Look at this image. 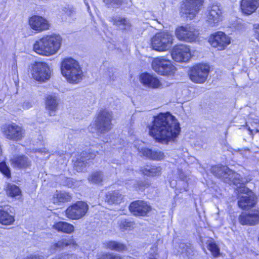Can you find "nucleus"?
<instances>
[{
	"label": "nucleus",
	"instance_id": "nucleus-1",
	"mask_svg": "<svg viewBox=\"0 0 259 259\" xmlns=\"http://www.w3.org/2000/svg\"><path fill=\"white\" fill-rule=\"evenodd\" d=\"M149 134L159 142L167 144L174 142L181 131L180 123L168 112L161 113L153 117L149 126Z\"/></svg>",
	"mask_w": 259,
	"mask_h": 259
},
{
	"label": "nucleus",
	"instance_id": "nucleus-2",
	"mask_svg": "<svg viewBox=\"0 0 259 259\" xmlns=\"http://www.w3.org/2000/svg\"><path fill=\"white\" fill-rule=\"evenodd\" d=\"M62 41V37L59 35L53 34L45 35L35 42L33 50L41 55H53L60 49Z\"/></svg>",
	"mask_w": 259,
	"mask_h": 259
},
{
	"label": "nucleus",
	"instance_id": "nucleus-3",
	"mask_svg": "<svg viewBox=\"0 0 259 259\" xmlns=\"http://www.w3.org/2000/svg\"><path fill=\"white\" fill-rule=\"evenodd\" d=\"M61 72L70 83H77L82 78L83 72L78 62L72 58H64L61 63Z\"/></svg>",
	"mask_w": 259,
	"mask_h": 259
},
{
	"label": "nucleus",
	"instance_id": "nucleus-4",
	"mask_svg": "<svg viewBox=\"0 0 259 259\" xmlns=\"http://www.w3.org/2000/svg\"><path fill=\"white\" fill-rule=\"evenodd\" d=\"M210 170L214 176L230 185L233 184L237 186L238 184H244L250 181L246 178H241L239 174L226 166H212Z\"/></svg>",
	"mask_w": 259,
	"mask_h": 259
},
{
	"label": "nucleus",
	"instance_id": "nucleus-5",
	"mask_svg": "<svg viewBox=\"0 0 259 259\" xmlns=\"http://www.w3.org/2000/svg\"><path fill=\"white\" fill-rule=\"evenodd\" d=\"M173 36L167 32L157 33L151 39V44L153 50L163 52L171 48Z\"/></svg>",
	"mask_w": 259,
	"mask_h": 259
},
{
	"label": "nucleus",
	"instance_id": "nucleus-6",
	"mask_svg": "<svg viewBox=\"0 0 259 259\" xmlns=\"http://www.w3.org/2000/svg\"><path fill=\"white\" fill-rule=\"evenodd\" d=\"M29 71L32 77L38 81H46L51 77V70L46 63L36 62L32 63L29 66Z\"/></svg>",
	"mask_w": 259,
	"mask_h": 259
},
{
	"label": "nucleus",
	"instance_id": "nucleus-7",
	"mask_svg": "<svg viewBox=\"0 0 259 259\" xmlns=\"http://www.w3.org/2000/svg\"><path fill=\"white\" fill-rule=\"evenodd\" d=\"M244 184H239L237 186V191L242 195H239L238 197V204L239 207L243 209H246L252 207L255 203V197L252 192L244 186Z\"/></svg>",
	"mask_w": 259,
	"mask_h": 259
},
{
	"label": "nucleus",
	"instance_id": "nucleus-8",
	"mask_svg": "<svg viewBox=\"0 0 259 259\" xmlns=\"http://www.w3.org/2000/svg\"><path fill=\"white\" fill-rule=\"evenodd\" d=\"M153 69L160 75H171L175 71V67L171 61L164 57L155 58L152 62Z\"/></svg>",
	"mask_w": 259,
	"mask_h": 259
},
{
	"label": "nucleus",
	"instance_id": "nucleus-9",
	"mask_svg": "<svg viewBox=\"0 0 259 259\" xmlns=\"http://www.w3.org/2000/svg\"><path fill=\"white\" fill-rule=\"evenodd\" d=\"M209 69V65L206 63L196 64L190 69L189 73L190 79L195 83H203L207 79Z\"/></svg>",
	"mask_w": 259,
	"mask_h": 259
},
{
	"label": "nucleus",
	"instance_id": "nucleus-10",
	"mask_svg": "<svg viewBox=\"0 0 259 259\" xmlns=\"http://www.w3.org/2000/svg\"><path fill=\"white\" fill-rule=\"evenodd\" d=\"M112 116L111 112L104 110L99 112L96 120V128L98 133L104 134L112 128Z\"/></svg>",
	"mask_w": 259,
	"mask_h": 259
},
{
	"label": "nucleus",
	"instance_id": "nucleus-11",
	"mask_svg": "<svg viewBox=\"0 0 259 259\" xmlns=\"http://www.w3.org/2000/svg\"><path fill=\"white\" fill-rule=\"evenodd\" d=\"M203 3V0H185L181 7V12L191 20L198 13Z\"/></svg>",
	"mask_w": 259,
	"mask_h": 259
},
{
	"label": "nucleus",
	"instance_id": "nucleus-12",
	"mask_svg": "<svg viewBox=\"0 0 259 259\" xmlns=\"http://www.w3.org/2000/svg\"><path fill=\"white\" fill-rule=\"evenodd\" d=\"M175 34L179 40L188 42L195 41L198 35V31L195 28L188 25L177 28Z\"/></svg>",
	"mask_w": 259,
	"mask_h": 259
},
{
	"label": "nucleus",
	"instance_id": "nucleus-13",
	"mask_svg": "<svg viewBox=\"0 0 259 259\" xmlns=\"http://www.w3.org/2000/svg\"><path fill=\"white\" fill-rule=\"evenodd\" d=\"M222 11L220 6L212 5L207 7L206 12V22L209 27L217 26L222 21Z\"/></svg>",
	"mask_w": 259,
	"mask_h": 259
},
{
	"label": "nucleus",
	"instance_id": "nucleus-14",
	"mask_svg": "<svg viewBox=\"0 0 259 259\" xmlns=\"http://www.w3.org/2000/svg\"><path fill=\"white\" fill-rule=\"evenodd\" d=\"M88 209L89 206L87 203L79 201L66 210V215L70 219L78 220L85 215Z\"/></svg>",
	"mask_w": 259,
	"mask_h": 259
},
{
	"label": "nucleus",
	"instance_id": "nucleus-15",
	"mask_svg": "<svg viewBox=\"0 0 259 259\" xmlns=\"http://www.w3.org/2000/svg\"><path fill=\"white\" fill-rule=\"evenodd\" d=\"M172 59L178 62H186L191 57L190 49L189 46L179 45L175 46L171 53Z\"/></svg>",
	"mask_w": 259,
	"mask_h": 259
},
{
	"label": "nucleus",
	"instance_id": "nucleus-16",
	"mask_svg": "<svg viewBox=\"0 0 259 259\" xmlns=\"http://www.w3.org/2000/svg\"><path fill=\"white\" fill-rule=\"evenodd\" d=\"M209 42L213 47L223 50L230 43V39L224 32L219 31L209 38Z\"/></svg>",
	"mask_w": 259,
	"mask_h": 259
},
{
	"label": "nucleus",
	"instance_id": "nucleus-17",
	"mask_svg": "<svg viewBox=\"0 0 259 259\" xmlns=\"http://www.w3.org/2000/svg\"><path fill=\"white\" fill-rule=\"evenodd\" d=\"M129 209L135 215L145 216L151 210V208L146 202L137 200L131 203Z\"/></svg>",
	"mask_w": 259,
	"mask_h": 259
},
{
	"label": "nucleus",
	"instance_id": "nucleus-18",
	"mask_svg": "<svg viewBox=\"0 0 259 259\" xmlns=\"http://www.w3.org/2000/svg\"><path fill=\"white\" fill-rule=\"evenodd\" d=\"M239 221L243 225L253 226L259 223V209H253L248 213H242Z\"/></svg>",
	"mask_w": 259,
	"mask_h": 259
},
{
	"label": "nucleus",
	"instance_id": "nucleus-19",
	"mask_svg": "<svg viewBox=\"0 0 259 259\" xmlns=\"http://www.w3.org/2000/svg\"><path fill=\"white\" fill-rule=\"evenodd\" d=\"M29 24L33 30L38 32L48 30L50 27L48 21L44 17L34 15L30 17Z\"/></svg>",
	"mask_w": 259,
	"mask_h": 259
},
{
	"label": "nucleus",
	"instance_id": "nucleus-20",
	"mask_svg": "<svg viewBox=\"0 0 259 259\" xmlns=\"http://www.w3.org/2000/svg\"><path fill=\"white\" fill-rule=\"evenodd\" d=\"M96 153L94 151L89 150L88 151H83L81 153V159L77 160L74 162V167L75 169L78 171L80 172L85 168L87 166V160L91 159H94L96 156Z\"/></svg>",
	"mask_w": 259,
	"mask_h": 259
},
{
	"label": "nucleus",
	"instance_id": "nucleus-21",
	"mask_svg": "<svg viewBox=\"0 0 259 259\" xmlns=\"http://www.w3.org/2000/svg\"><path fill=\"white\" fill-rule=\"evenodd\" d=\"M59 100L55 95H48L46 100V109L50 116H55L58 109Z\"/></svg>",
	"mask_w": 259,
	"mask_h": 259
},
{
	"label": "nucleus",
	"instance_id": "nucleus-22",
	"mask_svg": "<svg viewBox=\"0 0 259 259\" xmlns=\"http://www.w3.org/2000/svg\"><path fill=\"white\" fill-rule=\"evenodd\" d=\"M138 150L141 156L153 160H161L165 157L164 153L159 150H152L146 148H138Z\"/></svg>",
	"mask_w": 259,
	"mask_h": 259
},
{
	"label": "nucleus",
	"instance_id": "nucleus-23",
	"mask_svg": "<svg viewBox=\"0 0 259 259\" xmlns=\"http://www.w3.org/2000/svg\"><path fill=\"white\" fill-rule=\"evenodd\" d=\"M141 82L149 87L158 88L161 84L158 78L154 75L148 73H143L140 75Z\"/></svg>",
	"mask_w": 259,
	"mask_h": 259
},
{
	"label": "nucleus",
	"instance_id": "nucleus-24",
	"mask_svg": "<svg viewBox=\"0 0 259 259\" xmlns=\"http://www.w3.org/2000/svg\"><path fill=\"white\" fill-rule=\"evenodd\" d=\"M259 7V0H242L241 9L242 12L250 15L255 11Z\"/></svg>",
	"mask_w": 259,
	"mask_h": 259
},
{
	"label": "nucleus",
	"instance_id": "nucleus-25",
	"mask_svg": "<svg viewBox=\"0 0 259 259\" xmlns=\"http://www.w3.org/2000/svg\"><path fill=\"white\" fill-rule=\"evenodd\" d=\"M123 199V196L118 190L109 191L105 196V201L111 204H120Z\"/></svg>",
	"mask_w": 259,
	"mask_h": 259
},
{
	"label": "nucleus",
	"instance_id": "nucleus-26",
	"mask_svg": "<svg viewBox=\"0 0 259 259\" xmlns=\"http://www.w3.org/2000/svg\"><path fill=\"white\" fill-rule=\"evenodd\" d=\"M140 171L144 175L148 177H156L161 174V167L159 166L147 165L141 167Z\"/></svg>",
	"mask_w": 259,
	"mask_h": 259
},
{
	"label": "nucleus",
	"instance_id": "nucleus-27",
	"mask_svg": "<svg viewBox=\"0 0 259 259\" xmlns=\"http://www.w3.org/2000/svg\"><path fill=\"white\" fill-rule=\"evenodd\" d=\"M53 228L59 232L70 234L74 231V226L65 222H59L53 225Z\"/></svg>",
	"mask_w": 259,
	"mask_h": 259
},
{
	"label": "nucleus",
	"instance_id": "nucleus-28",
	"mask_svg": "<svg viewBox=\"0 0 259 259\" xmlns=\"http://www.w3.org/2000/svg\"><path fill=\"white\" fill-rule=\"evenodd\" d=\"M110 21L114 25L120 27L122 29H128L131 27L130 21L124 18L115 16L111 18Z\"/></svg>",
	"mask_w": 259,
	"mask_h": 259
},
{
	"label": "nucleus",
	"instance_id": "nucleus-29",
	"mask_svg": "<svg viewBox=\"0 0 259 259\" xmlns=\"http://www.w3.org/2000/svg\"><path fill=\"white\" fill-rule=\"evenodd\" d=\"M71 196L66 192L56 191L53 195L52 201L54 203L70 201Z\"/></svg>",
	"mask_w": 259,
	"mask_h": 259
},
{
	"label": "nucleus",
	"instance_id": "nucleus-30",
	"mask_svg": "<svg viewBox=\"0 0 259 259\" xmlns=\"http://www.w3.org/2000/svg\"><path fill=\"white\" fill-rule=\"evenodd\" d=\"M104 176L103 172L101 171L93 172L88 177L90 183L95 184H100L103 181Z\"/></svg>",
	"mask_w": 259,
	"mask_h": 259
},
{
	"label": "nucleus",
	"instance_id": "nucleus-31",
	"mask_svg": "<svg viewBox=\"0 0 259 259\" xmlns=\"http://www.w3.org/2000/svg\"><path fill=\"white\" fill-rule=\"evenodd\" d=\"M104 245L107 248L117 251H122L127 249L124 244L113 241L107 242Z\"/></svg>",
	"mask_w": 259,
	"mask_h": 259
},
{
	"label": "nucleus",
	"instance_id": "nucleus-32",
	"mask_svg": "<svg viewBox=\"0 0 259 259\" xmlns=\"http://www.w3.org/2000/svg\"><path fill=\"white\" fill-rule=\"evenodd\" d=\"M3 132L7 138L15 140L16 138V126L12 124L6 125L3 128Z\"/></svg>",
	"mask_w": 259,
	"mask_h": 259
},
{
	"label": "nucleus",
	"instance_id": "nucleus-33",
	"mask_svg": "<svg viewBox=\"0 0 259 259\" xmlns=\"http://www.w3.org/2000/svg\"><path fill=\"white\" fill-rule=\"evenodd\" d=\"M14 221V218L7 211L0 209V223L5 225L11 224Z\"/></svg>",
	"mask_w": 259,
	"mask_h": 259
},
{
	"label": "nucleus",
	"instance_id": "nucleus-34",
	"mask_svg": "<svg viewBox=\"0 0 259 259\" xmlns=\"http://www.w3.org/2000/svg\"><path fill=\"white\" fill-rule=\"evenodd\" d=\"M119 228L122 231L132 230L135 228V223L134 222L123 220L120 222Z\"/></svg>",
	"mask_w": 259,
	"mask_h": 259
},
{
	"label": "nucleus",
	"instance_id": "nucleus-35",
	"mask_svg": "<svg viewBox=\"0 0 259 259\" xmlns=\"http://www.w3.org/2000/svg\"><path fill=\"white\" fill-rule=\"evenodd\" d=\"M207 248L214 256H218L220 254V249L216 243L212 239L207 242Z\"/></svg>",
	"mask_w": 259,
	"mask_h": 259
},
{
	"label": "nucleus",
	"instance_id": "nucleus-36",
	"mask_svg": "<svg viewBox=\"0 0 259 259\" xmlns=\"http://www.w3.org/2000/svg\"><path fill=\"white\" fill-rule=\"evenodd\" d=\"M72 240H68L66 239H62L58 241L57 243L54 244L52 246V248L54 250L58 249H62L65 246H68L72 243Z\"/></svg>",
	"mask_w": 259,
	"mask_h": 259
},
{
	"label": "nucleus",
	"instance_id": "nucleus-37",
	"mask_svg": "<svg viewBox=\"0 0 259 259\" xmlns=\"http://www.w3.org/2000/svg\"><path fill=\"white\" fill-rule=\"evenodd\" d=\"M178 251L181 253L190 254L193 252V248L190 243H181L179 246Z\"/></svg>",
	"mask_w": 259,
	"mask_h": 259
},
{
	"label": "nucleus",
	"instance_id": "nucleus-38",
	"mask_svg": "<svg viewBox=\"0 0 259 259\" xmlns=\"http://www.w3.org/2000/svg\"><path fill=\"white\" fill-rule=\"evenodd\" d=\"M30 164V162L26 157L20 156L17 157V167H26Z\"/></svg>",
	"mask_w": 259,
	"mask_h": 259
},
{
	"label": "nucleus",
	"instance_id": "nucleus-39",
	"mask_svg": "<svg viewBox=\"0 0 259 259\" xmlns=\"http://www.w3.org/2000/svg\"><path fill=\"white\" fill-rule=\"evenodd\" d=\"M6 193L8 196L15 197L16 196V186L13 184H8L6 188Z\"/></svg>",
	"mask_w": 259,
	"mask_h": 259
},
{
	"label": "nucleus",
	"instance_id": "nucleus-40",
	"mask_svg": "<svg viewBox=\"0 0 259 259\" xmlns=\"http://www.w3.org/2000/svg\"><path fill=\"white\" fill-rule=\"evenodd\" d=\"M0 172L7 178L11 177L10 170L4 162H0Z\"/></svg>",
	"mask_w": 259,
	"mask_h": 259
},
{
	"label": "nucleus",
	"instance_id": "nucleus-41",
	"mask_svg": "<svg viewBox=\"0 0 259 259\" xmlns=\"http://www.w3.org/2000/svg\"><path fill=\"white\" fill-rule=\"evenodd\" d=\"M103 258L105 259H131V257L126 256L121 257L119 255L114 253H108L103 254Z\"/></svg>",
	"mask_w": 259,
	"mask_h": 259
},
{
	"label": "nucleus",
	"instance_id": "nucleus-42",
	"mask_svg": "<svg viewBox=\"0 0 259 259\" xmlns=\"http://www.w3.org/2000/svg\"><path fill=\"white\" fill-rule=\"evenodd\" d=\"M103 2L108 7H110L118 5L120 4L121 0H103Z\"/></svg>",
	"mask_w": 259,
	"mask_h": 259
},
{
	"label": "nucleus",
	"instance_id": "nucleus-43",
	"mask_svg": "<svg viewBox=\"0 0 259 259\" xmlns=\"http://www.w3.org/2000/svg\"><path fill=\"white\" fill-rule=\"evenodd\" d=\"M17 141L21 139L25 135V131L22 126L17 125Z\"/></svg>",
	"mask_w": 259,
	"mask_h": 259
},
{
	"label": "nucleus",
	"instance_id": "nucleus-44",
	"mask_svg": "<svg viewBox=\"0 0 259 259\" xmlns=\"http://www.w3.org/2000/svg\"><path fill=\"white\" fill-rule=\"evenodd\" d=\"M63 11L69 16H71L75 13V10L72 7H65L63 9Z\"/></svg>",
	"mask_w": 259,
	"mask_h": 259
},
{
	"label": "nucleus",
	"instance_id": "nucleus-45",
	"mask_svg": "<svg viewBox=\"0 0 259 259\" xmlns=\"http://www.w3.org/2000/svg\"><path fill=\"white\" fill-rule=\"evenodd\" d=\"M253 29L254 32V36L255 38L259 41V24H254L253 25Z\"/></svg>",
	"mask_w": 259,
	"mask_h": 259
},
{
	"label": "nucleus",
	"instance_id": "nucleus-46",
	"mask_svg": "<svg viewBox=\"0 0 259 259\" xmlns=\"http://www.w3.org/2000/svg\"><path fill=\"white\" fill-rule=\"evenodd\" d=\"M24 259H43L42 256L36 254H31Z\"/></svg>",
	"mask_w": 259,
	"mask_h": 259
},
{
	"label": "nucleus",
	"instance_id": "nucleus-47",
	"mask_svg": "<svg viewBox=\"0 0 259 259\" xmlns=\"http://www.w3.org/2000/svg\"><path fill=\"white\" fill-rule=\"evenodd\" d=\"M23 108L28 109L31 106V104L28 102H24L22 105Z\"/></svg>",
	"mask_w": 259,
	"mask_h": 259
},
{
	"label": "nucleus",
	"instance_id": "nucleus-48",
	"mask_svg": "<svg viewBox=\"0 0 259 259\" xmlns=\"http://www.w3.org/2000/svg\"><path fill=\"white\" fill-rule=\"evenodd\" d=\"M17 197L21 195V190L17 187ZM17 199H19V198L17 197Z\"/></svg>",
	"mask_w": 259,
	"mask_h": 259
},
{
	"label": "nucleus",
	"instance_id": "nucleus-49",
	"mask_svg": "<svg viewBox=\"0 0 259 259\" xmlns=\"http://www.w3.org/2000/svg\"><path fill=\"white\" fill-rule=\"evenodd\" d=\"M38 151V152H40V153H43V152H47V151H45V149L44 150H42V149H38L37 150Z\"/></svg>",
	"mask_w": 259,
	"mask_h": 259
},
{
	"label": "nucleus",
	"instance_id": "nucleus-50",
	"mask_svg": "<svg viewBox=\"0 0 259 259\" xmlns=\"http://www.w3.org/2000/svg\"><path fill=\"white\" fill-rule=\"evenodd\" d=\"M150 259H156V258L154 257V258H151Z\"/></svg>",
	"mask_w": 259,
	"mask_h": 259
},
{
	"label": "nucleus",
	"instance_id": "nucleus-51",
	"mask_svg": "<svg viewBox=\"0 0 259 259\" xmlns=\"http://www.w3.org/2000/svg\"><path fill=\"white\" fill-rule=\"evenodd\" d=\"M180 177L181 179H182V178H183L182 177V176H180Z\"/></svg>",
	"mask_w": 259,
	"mask_h": 259
}]
</instances>
